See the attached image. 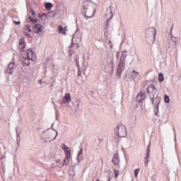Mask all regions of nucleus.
Returning a JSON list of instances; mask_svg holds the SVG:
<instances>
[{
  "label": "nucleus",
  "mask_w": 181,
  "mask_h": 181,
  "mask_svg": "<svg viewBox=\"0 0 181 181\" xmlns=\"http://www.w3.org/2000/svg\"><path fill=\"white\" fill-rule=\"evenodd\" d=\"M152 103L153 104V98H151Z\"/></svg>",
  "instance_id": "a19ab883"
},
{
  "label": "nucleus",
  "mask_w": 181,
  "mask_h": 181,
  "mask_svg": "<svg viewBox=\"0 0 181 181\" xmlns=\"http://www.w3.org/2000/svg\"><path fill=\"white\" fill-rule=\"evenodd\" d=\"M156 115H158V113H156Z\"/></svg>",
  "instance_id": "de8ad7c7"
},
{
  "label": "nucleus",
  "mask_w": 181,
  "mask_h": 181,
  "mask_svg": "<svg viewBox=\"0 0 181 181\" xmlns=\"http://www.w3.org/2000/svg\"><path fill=\"white\" fill-rule=\"evenodd\" d=\"M23 32L26 36L28 37H33V30H32V27L29 25H26L23 28Z\"/></svg>",
  "instance_id": "0eeeda50"
},
{
  "label": "nucleus",
  "mask_w": 181,
  "mask_h": 181,
  "mask_svg": "<svg viewBox=\"0 0 181 181\" xmlns=\"http://www.w3.org/2000/svg\"><path fill=\"white\" fill-rule=\"evenodd\" d=\"M13 21L14 23H16V25H21V21L20 20L16 21V20H15V18H13Z\"/></svg>",
  "instance_id": "473e14b6"
},
{
  "label": "nucleus",
  "mask_w": 181,
  "mask_h": 181,
  "mask_svg": "<svg viewBox=\"0 0 181 181\" xmlns=\"http://www.w3.org/2000/svg\"><path fill=\"white\" fill-rule=\"evenodd\" d=\"M29 19H30V22H32L33 23H37V19L33 18L30 16H29Z\"/></svg>",
  "instance_id": "c85d7f7f"
},
{
  "label": "nucleus",
  "mask_w": 181,
  "mask_h": 181,
  "mask_svg": "<svg viewBox=\"0 0 181 181\" xmlns=\"http://www.w3.org/2000/svg\"><path fill=\"white\" fill-rule=\"evenodd\" d=\"M158 105H159V103H158L157 110H158Z\"/></svg>",
  "instance_id": "79ce46f5"
},
{
  "label": "nucleus",
  "mask_w": 181,
  "mask_h": 181,
  "mask_svg": "<svg viewBox=\"0 0 181 181\" xmlns=\"http://www.w3.org/2000/svg\"><path fill=\"white\" fill-rule=\"evenodd\" d=\"M14 67L15 64L13 62H10L6 69V73H8V74H12L13 73Z\"/></svg>",
  "instance_id": "ddd939ff"
},
{
  "label": "nucleus",
  "mask_w": 181,
  "mask_h": 181,
  "mask_svg": "<svg viewBox=\"0 0 181 181\" xmlns=\"http://www.w3.org/2000/svg\"><path fill=\"white\" fill-rule=\"evenodd\" d=\"M82 159H83V148H81L77 156V160L78 162H81Z\"/></svg>",
  "instance_id": "aec40b11"
},
{
  "label": "nucleus",
  "mask_w": 181,
  "mask_h": 181,
  "mask_svg": "<svg viewBox=\"0 0 181 181\" xmlns=\"http://www.w3.org/2000/svg\"><path fill=\"white\" fill-rule=\"evenodd\" d=\"M156 37V28L153 27L148 28L145 33V39L147 43L152 44L155 42Z\"/></svg>",
  "instance_id": "f03ea898"
},
{
  "label": "nucleus",
  "mask_w": 181,
  "mask_h": 181,
  "mask_svg": "<svg viewBox=\"0 0 181 181\" xmlns=\"http://www.w3.org/2000/svg\"><path fill=\"white\" fill-rule=\"evenodd\" d=\"M148 163H149V156H148V155H146V157H145V158H144V165L146 166H148Z\"/></svg>",
  "instance_id": "cd10ccee"
},
{
  "label": "nucleus",
  "mask_w": 181,
  "mask_h": 181,
  "mask_svg": "<svg viewBox=\"0 0 181 181\" xmlns=\"http://www.w3.org/2000/svg\"><path fill=\"white\" fill-rule=\"evenodd\" d=\"M70 158H71V156H65V159L64 160L62 166H67V165H69V163H70Z\"/></svg>",
  "instance_id": "f3484780"
},
{
  "label": "nucleus",
  "mask_w": 181,
  "mask_h": 181,
  "mask_svg": "<svg viewBox=\"0 0 181 181\" xmlns=\"http://www.w3.org/2000/svg\"><path fill=\"white\" fill-rule=\"evenodd\" d=\"M61 148L64 151L66 156H71V148L70 147L66 146L64 144H62Z\"/></svg>",
  "instance_id": "1a4fd4ad"
},
{
  "label": "nucleus",
  "mask_w": 181,
  "mask_h": 181,
  "mask_svg": "<svg viewBox=\"0 0 181 181\" xmlns=\"http://www.w3.org/2000/svg\"><path fill=\"white\" fill-rule=\"evenodd\" d=\"M164 100H165V102L167 103H169L170 102V99L169 98L168 95H165L164 96Z\"/></svg>",
  "instance_id": "c756f323"
},
{
  "label": "nucleus",
  "mask_w": 181,
  "mask_h": 181,
  "mask_svg": "<svg viewBox=\"0 0 181 181\" xmlns=\"http://www.w3.org/2000/svg\"><path fill=\"white\" fill-rule=\"evenodd\" d=\"M62 101L64 104H69L70 103V101H71V98L70 97V93H66Z\"/></svg>",
  "instance_id": "2eb2a0df"
},
{
  "label": "nucleus",
  "mask_w": 181,
  "mask_h": 181,
  "mask_svg": "<svg viewBox=\"0 0 181 181\" xmlns=\"http://www.w3.org/2000/svg\"><path fill=\"white\" fill-rule=\"evenodd\" d=\"M110 180H111V177L108 175V177H107V181H110Z\"/></svg>",
  "instance_id": "58836bf2"
},
{
  "label": "nucleus",
  "mask_w": 181,
  "mask_h": 181,
  "mask_svg": "<svg viewBox=\"0 0 181 181\" xmlns=\"http://www.w3.org/2000/svg\"><path fill=\"white\" fill-rule=\"evenodd\" d=\"M110 49H112V45H110Z\"/></svg>",
  "instance_id": "c03bdc74"
},
{
  "label": "nucleus",
  "mask_w": 181,
  "mask_h": 181,
  "mask_svg": "<svg viewBox=\"0 0 181 181\" xmlns=\"http://www.w3.org/2000/svg\"><path fill=\"white\" fill-rule=\"evenodd\" d=\"M116 134L119 138H124V136H127V127L125 125H117L116 128Z\"/></svg>",
  "instance_id": "7ed1b4c3"
},
{
  "label": "nucleus",
  "mask_w": 181,
  "mask_h": 181,
  "mask_svg": "<svg viewBox=\"0 0 181 181\" xmlns=\"http://www.w3.org/2000/svg\"><path fill=\"white\" fill-rule=\"evenodd\" d=\"M76 66L78 67V69H80V63L78 62V60H75Z\"/></svg>",
  "instance_id": "72a5a7b5"
},
{
  "label": "nucleus",
  "mask_w": 181,
  "mask_h": 181,
  "mask_svg": "<svg viewBox=\"0 0 181 181\" xmlns=\"http://www.w3.org/2000/svg\"><path fill=\"white\" fill-rule=\"evenodd\" d=\"M33 30L36 35H43V31L45 30V27L40 23H37L33 25Z\"/></svg>",
  "instance_id": "20e7f679"
},
{
  "label": "nucleus",
  "mask_w": 181,
  "mask_h": 181,
  "mask_svg": "<svg viewBox=\"0 0 181 181\" xmlns=\"http://www.w3.org/2000/svg\"><path fill=\"white\" fill-rule=\"evenodd\" d=\"M83 8L86 18H93L95 13L97 4L91 1H86L83 4Z\"/></svg>",
  "instance_id": "f257e3e1"
},
{
  "label": "nucleus",
  "mask_w": 181,
  "mask_h": 181,
  "mask_svg": "<svg viewBox=\"0 0 181 181\" xmlns=\"http://www.w3.org/2000/svg\"><path fill=\"white\" fill-rule=\"evenodd\" d=\"M175 141H176V136H175Z\"/></svg>",
  "instance_id": "a18cd8bd"
},
{
  "label": "nucleus",
  "mask_w": 181,
  "mask_h": 181,
  "mask_svg": "<svg viewBox=\"0 0 181 181\" xmlns=\"http://www.w3.org/2000/svg\"><path fill=\"white\" fill-rule=\"evenodd\" d=\"M52 67H53V69H52L53 72H54V73H56V71H57V66L53 65Z\"/></svg>",
  "instance_id": "c9c22d12"
},
{
  "label": "nucleus",
  "mask_w": 181,
  "mask_h": 181,
  "mask_svg": "<svg viewBox=\"0 0 181 181\" xmlns=\"http://www.w3.org/2000/svg\"><path fill=\"white\" fill-rule=\"evenodd\" d=\"M114 173H115V177H118V175L119 173V171L117 169H114Z\"/></svg>",
  "instance_id": "2f4dec72"
},
{
  "label": "nucleus",
  "mask_w": 181,
  "mask_h": 181,
  "mask_svg": "<svg viewBox=\"0 0 181 181\" xmlns=\"http://www.w3.org/2000/svg\"><path fill=\"white\" fill-rule=\"evenodd\" d=\"M150 152H151V142H149L146 148V155H148V156H150Z\"/></svg>",
  "instance_id": "bb28decb"
},
{
  "label": "nucleus",
  "mask_w": 181,
  "mask_h": 181,
  "mask_svg": "<svg viewBox=\"0 0 181 181\" xmlns=\"http://www.w3.org/2000/svg\"><path fill=\"white\" fill-rule=\"evenodd\" d=\"M56 134H57L56 136L53 138V133L52 132L45 133V142H50V141H54V139L57 138V135H59V132L56 131Z\"/></svg>",
  "instance_id": "6e6552de"
},
{
  "label": "nucleus",
  "mask_w": 181,
  "mask_h": 181,
  "mask_svg": "<svg viewBox=\"0 0 181 181\" xmlns=\"http://www.w3.org/2000/svg\"><path fill=\"white\" fill-rule=\"evenodd\" d=\"M112 163L114 165H116V166L119 165V157L118 156V154L116 153L114 155Z\"/></svg>",
  "instance_id": "dca6fc26"
},
{
  "label": "nucleus",
  "mask_w": 181,
  "mask_h": 181,
  "mask_svg": "<svg viewBox=\"0 0 181 181\" xmlns=\"http://www.w3.org/2000/svg\"><path fill=\"white\" fill-rule=\"evenodd\" d=\"M56 162L57 163H60V159H57Z\"/></svg>",
  "instance_id": "ea45409f"
},
{
  "label": "nucleus",
  "mask_w": 181,
  "mask_h": 181,
  "mask_svg": "<svg viewBox=\"0 0 181 181\" xmlns=\"http://www.w3.org/2000/svg\"><path fill=\"white\" fill-rule=\"evenodd\" d=\"M64 29H66L67 30V27H65Z\"/></svg>",
  "instance_id": "49530a36"
},
{
  "label": "nucleus",
  "mask_w": 181,
  "mask_h": 181,
  "mask_svg": "<svg viewBox=\"0 0 181 181\" xmlns=\"http://www.w3.org/2000/svg\"><path fill=\"white\" fill-rule=\"evenodd\" d=\"M25 47H26L25 40H23V38H21L19 41V49L21 52H25Z\"/></svg>",
  "instance_id": "4468645a"
},
{
  "label": "nucleus",
  "mask_w": 181,
  "mask_h": 181,
  "mask_svg": "<svg viewBox=\"0 0 181 181\" xmlns=\"http://www.w3.org/2000/svg\"><path fill=\"white\" fill-rule=\"evenodd\" d=\"M163 80H165V76H163V74L160 73L158 75V81H160V83H162Z\"/></svg>",
  "instance_id": "393cba45"
},
{
  "label": "nucleus",
  "mask_w": 181,
  "mask_h": 181,
  "mask_svg": "<svg viewBox=\"0 0 181 181\" xmlns=\"http://www.w3.org/2000/svg\"><path fill=\"white\" fill-rule=\"evenodd\" d=\"M16 134H17V138H19V136H21V133L17 131Z\"/></svg>",
  "instance_id": "4c0bfd02"
},
{
  "label": "nucleus",
  "mask_w": 181,
  "mask_h": 181,
  "mask_svg": "<svg viewBox=\"0 0 181 181\" xmlns=\"http://www.w3.org/2000/svg\"><path fill=\"white\" fill-rule=\"evenodd\" d=\"M23 76V71L21 69H18L17 71L16 72V77H22Z\"/></svg>",
  "instance_id": "5701e85b"
},
{
  "label": "nucleus",
  "mask_w": 181,
  "mask_h": 181,
  "mask_svg": "<svg viewBox=\"0 0 181 181\" xmlns=\"http://www.w3.org/2000/svg\"><path fill=\"white\" fill-rule=\"evenodd\" d=\"M124 69H125V61L120 59L117 69V76L121 77V74H122V71H124Z\"/></svg>",
  "instance_id": "39448f33"
},
{
  "label": "nucleus",
  "mask_w": 181,
  "mask_h": 181,
  "mask_svg": "<svg viewBox=\"0 0 181 181\" xmlns=\"http://www.w3.org/2000/svg\"><path fill=\"white\" fill-rule=\"evenodd\" d=\"M30 60L29 58H27L26 57H23L22 59V62L25 66H29L30 64Z\"/></svg>",
  "instance_id": "6ab92c4d"
},
{
  "label": "nucleus",
  "mask_w": 181,
  "mask_h": 181,
  "mask_svg": "<svg viewBox=\"0 0 181 181\" xmlns=\"http://www.w3.org/2000/svg\"><path fill=\"white\" fill-rule=\"evenodd\" d=\"M105 16L107 19V21H110V19H112V17L114 16V14L112 13V9L111 7H109L106 10Z\"/></svg>",
  "instance_id": "f8f14e48"
},
{
  "label": "nucleus",
  "mask_w": 181,
  "mask_h": 181,
  "mask_svg": "<svg viewBox=\"0 0 181 181\" xmlns=\"http://www.w3.org/2000/svg\"><path fill=\"white\" fill-rule=\"evenodd\" d=\"M78 76H81V71L80 70V68H78Z\"/></svg>",
  "instance_id": "e433bc0d"
},
{
  "label": "nucleus",
  "mask_w": 181,
  "mask_h": 181,
  "mask_svg": "<svg viewBox=\"0 0 181 181\" xmlns=\"http://www.w3.org/2000/svg\"><path fill=\"white\" fill-rule=\"evenodd\" d=\"M45 6L47 11H50V9H52V6H53V5L51 3H47V4H45Z\"/></svg>",
  "instance_id": "a878e982"
},
{
  "label": "nucleus",
  "mask_w": 181,
  "mask_h": 181,
  "mask_svg": "<svg viewBox=\"0 0 181 181\" xmlns=\"http://www.w3.org/2000/svg\"><path fill=\"white\" fill-rule=\"evenodd\" d=\"M59 33L61 35H66V32H67V29L63 28L62 25L58 27Z\"/></svg>",
  "instance_id": "a211bd4d"
},
{
  "label": "nucleus",
  "mask_w": 181,
  "mask_h": 181,
  "mask_svg": "<svg viewBox=\"0 0 181 181\" xmlns=\"http://www.w3.org/2000/svg\"><path fill=\"white\" fill-rule=\"evenodd\" d=\"M138 76H139V72L132 71V78H133V80H135L136 78V77H138Z\"/></svg>",
  "instance_id": "b1692460"
},
{
  "label": "nucleus",
  "mask_w": 181,
  "mask_h": 181,
  "mask_svg": "<svg viewBox=\"0 0 181 181\" xmlns=\"http://www.w3.org/2000/svg\"><path fill=\"white\" fill-rule=\"evenodd\" d=\"M146 97V95L145 90H142L141 93H139L137 95V101H138V103H142V101H144V100H145Z\"/></svg>",
  "instance_id": "9b49d317"
},
{
  "label": "nucleus",
  "mask_w": 181,
  "mask_h": 181,
  "mask_svg": "<svg viewBox=\"0 0 181 181\" xmlns=\"http://www.w3.org/2000/svg\"><path fill=\"white\" fill-rule=\"evenodd\" d=\"M109 44H111V40H109Z\"/></svg>",
  "instance_id": "37998d69"
},
{
  "label": "nucleus",
  "mask_w": 181,
  "mask_h": 181,
  "mask_svg": "<svg viewBox=\"0 0 181 181\" xmlns=\"http://www.w3.org/2000/svg\"><path fill=\"white\" fill-rule=\"evenodd\" d=\"M25 57L29 59L31 62L36 60V54L32 49H27Z\"/></svg>",
  "instance_id": "423d86ee"
},
{
  "label": "nucleus",
  "mask_w": 181,
  "mask_h": 181,
  "mask_svg": "<svg viewBox=\"0 0 181 181\" xmlns=\"http://www.w3.org/2000/svg\"><path fill=\"white\" fill-rule=\"evenodd\" d=\"M38 17L41 21H46L47 19V14L46 13H39Z\"/></svg>",
  "instance_id": "4be33fe9"
},
{
  "label": "nucleus",
  "mask_w": 181,
  "mask_h": 181,
  "mask_svg": "<svg viewBox=\"0 0 181 181\" xmlns=\"http://www.w3.org/2000/svg\"><path fill=\"white\" fill-rule=\"evenodd\" d=\"M30 12L31 15H33V16H35V15L36 14L35 13V11H33V8H30Z\"/></svg>",
  "instance_id": "f704fd0d"
},
{
  "label": "nucleus",
  "mask_w": 181,
  "mask_h": 181,
  "mask_svg": "<svg viewBox=\"0 0 181 181\" xmlns=\"http://www.w3.org/2000/svg\"><path fill=\"white\" fill-rule=\"evenodd\" d=\"M139 173V168L134 170V177H138Z\"/></svg>",
  "instance_id": "7c9ffc66"
},
{
  "label": "nucleus",
  "mask_w": 181,
  "mask_h": 181,
  "mask_svg": "<svg viewBox=\"0 0 181 181\" xmlns=\"http://www.w3.org/2000/svg\"><path fill=\"white\" fill-rule=\"evenodd\" d=\"M127 53L128 52L126 50L122 52V56L120 58V60H122V62H125V59H127Z\"/></svg>",
  "instance_id": "412c9836"
},
{
  "label": "nucleus",
  "mask_w": 181,
  "mask_h": 181,
  "mask_svg": "<svg viewBox=\"0 0 181 181\" xmlns=\"http://www.w3.org/2000/svg\"><path fill=\"white\" fill-rule=\"evenodd\" d=\"M147 93L148 94L153 95H153H155V94H156V89L155 88V86H153V84L149 85L147 87Z\"/></svg>",
  "instance_id": "9d476101"
}]
</instances>
